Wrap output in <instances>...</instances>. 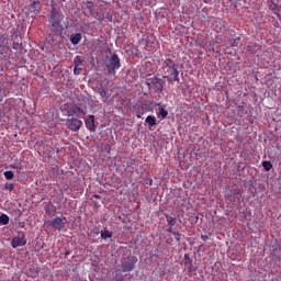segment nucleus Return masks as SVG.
<instances>
[{"instance_id":"nucleus-1","label":"nucleus","mask_w":281,"mask_h":281,"mask_svg":"<svg viewBox=\"0 0 281 281\" xmlns=\"http://www.w3.org/2000/svg\"><path fill=\"white\" fill-rule=\"evenodd\" d=\"M162 78H167L168 82H179V70L175 60L167 58L162 65Z\"/></svg>"},{"instance_id":"nucleus-2","label":"nucleus","mask_w":281,"mask_h":281,"mask_svg":"<svg viewBox=\"0 0 281 281\" xmlns=\"http://www.w3.org/2000/svg\"><path fill=\"white\" fill-rule=\"evenodd\" d=\"M63 14H60L59 11H57L56 9H53L50 11V20H49V23H50V26H49V30L52 32V34H54V36H58V34H63Z\"/></svg>"},{"instance_id":"nucleus-3","label":"nucleus","mask_w":281,"mask_h":281,"mask_svg":"<svg viewBox=\"0 0 281 281\" xmlns=\"http://www.w3.org/2000/svg\"><path fill=\"white\" fill-rule=\"evenodd\" d=\"M108 74H112V76H115V70L120 69L122 65L120 64V57L117 54H114L111 56L110 60L106 61L105 64Z\"/></svg>"},{"instance_id":"nucleus-4","label":"nucleus","mask_w":281,"mask_h":281,"mask_svg":"<svg viewBox=\"0 0 281 281\" xmlns=\"http://www.w3.org/2000/svg\"><path fill=\"white\" fill-rule=\"evenodd\" d=\"M66 125L68 126L69 131H72L74 133H77L79 128H82V122L78 119H68L66 121Z\"/></svg>"},{"instance_id":"nucleus-5","label":"nucleus","mask_w":281,"mask_h":281,"mask_svg":"<svg viewBox=\"0 0 281 281\" xmlns=\"http://www.w3.org/2000/svg\"><path fill=\"white\" fill-rule=\"evenodd\" d=\"M65 225H67V217H55L52 222V227L58 229V232L65 229Z\"/></svg>"},{"instance_id":"nucleus-6","label":"nucleus","mask_w":281,"mask_h":281,"mask_svg":"<svg viewBox=\"0 0 281 281\" xmlns=\"http://www.w3.org/2000/svg\"><path fill=\"white\" fill-rule=\"evenodd\" d=\"M68 113L69 115H76L77 117H85V115H87V112L78 105H71Z\"/></svg>"},{"instance_id":"nucleus-7","label":"nucleus","mask_w":281,"mask_h":281,"mask_svg":"<svg viewBox=\"0 0 281 281\" xmlns=\"http://www.w3.org/2000/svg\"><path fill=\"white\" fill-rule=\"evenodd\" d=\"M26 240H25V236H16L13 237L11 245L13 247V249H16V247H23L26 245Z\"/></svg>"},{"instance_id":"nucleus-8","label":"nucleus","mask_w":281,"mask_h":281,"mask_svg":"<svg viewBox=\"0 0 281 281\" xmlns=\"http://www.w3.org/2000/svg\"><path fill=\"white\" fill-rule=\"evenodd\" d=\"M85 124H86V128H88V131H91L92 133L95 132V116L94 115H89L85 120Z\"/></svg>"},{"instance_id":"nucleus-9","label":"nucleus","mask_w":281,"mask_h":281,"mask_svg":"<svg viewBox=\"0 0 281 281\" xmlns=\"http://www.w3.org/2000/svg\"><path fill=\"white\" fill-rule=\"evenodd\" d=\"M80 41H82V34H80V33L72 34L70 36V43H72V45H78V43H80Z\"/></svg>"},{"instance_id":"nucleus-10","label":"nucleus","mask_w":281,"mask_h":281,"mask_svg":"<svg viewBox=\"0 0 281 281\" xmlns=\"http://www.w3.org/2000/svg\"><path fill=\"white\" fill-rule=\"evenodd\" d=\"M146 124H148V126H156L157 125V119L153 115H148L145 120Z\"/></svg>"},{"instance_id":"nucleus-11","label":"nucleus","mask_w":281,"mask_h":281,"mask_svg":"<svg viewBox=\"0 0 281 281\" xmlns=\"http://www.w3.org/2000/svg\"><path fill=\"white\" fill-rule=\"evenodd\" d=\"M133 267H134V265L133 263H131V262H128V263H123L122 265V271L123 272H127V271H133Z\"/></svg>"},{"instance_id":"nucleus-12","label":"nucleus","mask_w":281,"mask_h":281,"mask_svg":"<svg viewBox=\"0 0 281 281\" xmlns=\"http://www.w3.org/2000/svg\"><path fill=\"white\" fill-rule=\"evenodd\" d=\"M262 168H265V171H266V172H269V170H271V168H273V165L271 164V161L265 160V161L262 162Z\"/></svg>"},{"instance_id":"nucleus-13","label":"nucleus","mask_w":281,"mask_h":281,"mask_svg":"<svg viewBox=\"0 0 281 281\" xmlns=\"http://www.w3.org/2000/svg\"><path fill=\"white\" fill-rule=\"evenodd\" d=\"M0 223H1L2 225H8V223H10V217H9L8 215H5V214H2V215L0 216Z\"/></svg>"},{"instance_id":"nucleus-14","label":"nucleus","mask_w":281,"mask_h":281,"mask_svg":"<svg viewBox=\"0 0 281 281\" xmlns=\"http://www.w3.org/2000/svg\"><path fill=\"white\" fill-rule=\"evenodd\" d=\"M75 67H80V65H82V63H85V60H82V57L80 55L75 57Z\"/></svg>"},{"instance_id":"nucleus-15","label":"nucleus","mask_w":281,"mask_h":281,"mask_svg":"<svg viewBox=\"0 0 281 281\" xmlns=\"http://www.w3.org/2000/svg\"><path fill=\"white\" fill-rule=\"evenodd\" d=\"M99 93H100L101 98L103 99V102H106L109 100V97H106V90L104 88H101L99 90Z\"/></svg>"},{"instance_id":"nucleus-16","label":"nucleus","mask_w":281,"mask_h":281,"mask_svg":"<svg viewBox=\"0 0 281 281\" xmlns=\"http://www.w3.org/2000/svg\"><path fill=\"white\" fill-rule=\"evenodd\" d=\"M240 45V37L231 41V47H238Z\"/></svg>"},{"instance_id":"nucleus-17","label":"nucleus","mask_w":281,"mask_h":281,"mask_svg":"<svg viewBox=\"0 0 281 281\" xmlns=\"http://www.w3.org/2000/svg\"><path fill=\"white\" fill-rule=\"evenodd\" d=\"M158 115H161V117H168V111L164 108H159Z\"/></svg>"},{"instance_id":"nucleus-18","label":"nucleus","mask_w":281,"mask_h":281,"mask_svg":"<svg viewBox=\"0 0 281 281\" xmlns=\"http://www.w3.org/2000/svg\"><path fill=\"white\" fill-rule=\"evenodd\" d=\"M113 236V233L109 232V231H104L101 233V237L106 239V238H111Z\"/></svg>"},{"instance_id":"nucleus-19","label":"nucleus","mask_w":281,"mask_h":281,"mask_svg":"<svg viewBox=\"0 0 281 281\" xmlns=\"http://www.w3.org/2000/svg\"><path fill=\"white\" fill-rule=\"evenodd\" d=\"M4 177H5V179H8V180L14 179V172H12V171H5V172H4Z\"/></svg>"},{"instance_id":"nucleus-20","label":"nucleus","mask_w":281,"mask_h":281,"mask_svg":"<svg viewBox=\"0 0 281 281\" xmlns=\"http://www.w3.org/2000/svg\"><path fill=\"white\" fill-rule=\"evenodd\" d=\"M4 190H8L9 192H12V190H14V184H12V183H5V184H4Z\"/></svg>"},{"instance_id":"nucleus-21","label":"nucleus","mask_w":281,"mask_h":281,"mask_svg":"<svg viewBox=\"0 0 281 281\" xmlns=\"http://www.w3.org/2000/svg\"><path fill=\"white\" fill-rule=\"evenodd\" d=\"M81 71H82V68H80L79 66H75V69H74L75 76H80Z\"/></svg>"},{"instance_id":"nucleus-22","label":"nucleus","mask_w":281,"mask_h":281,"mask_svg":"<svg viewBox=\"0 0 281 281\" xmlns=\"http://www.w3.org/2000/svg\"><path fill=\"white\" fill-rule=\"evenodd\" d=\"M157 82H158V88H157V90H158V91H164V81H162L161 79H158Z\"/></svg>"},{"instance_id":"nucleus-23","label":"nucleus","mask_w":281,"mask_h":281,"mask_svg":"<svg viewBox=\"0 0 281 281\" xmlns=\"http://www.w3.org/2000/svg\"><path fill=\"white\" fill-rule=\"evenodd\" d=\"M167 223H168V225H170V226L172 227V226H175V224H176L177 222L175 221L173 217H169V218H167Z\"/></svg>"},{"instance_id":"nucleus-24","label":"nucleus","mask_w":281,"mask_h":281,"mask_svg":"<svg viewBox=\"0 0 281 281\" xmlns=\"http://www.w3.org/2000/svg\"><path fill=\"white\" fill-rule=\"evenodd\" d=\"M13 49H19V43H13Z\"/></svg>"},{"instance_id":"nucleus-25","label":"nucleus","mask_w":281,"mask_h":281,"mask_svg":"<svg viewBox=\"0 0 281 281\" xmlns=\"http://www.w3.org/2000/svg\"><path fill=\"white\" fill-rule=\"evenodd\" d=\"M149 186H153V179H149Z\"/></svg>"},{"instance_id":"nucleus-26","label":"nucleus","mask_w":281,"mask_h":281,"mask_svg":"<svg viewBox=\"0 0 281 281\" xmlns=\"http://www.w3.org/2000/svg\"><path fill=\"white\" fill-rule=\"evenodd\" d=\"M94 199H100V195L95 194V195H94Z\"/></svg>"},{"instance_id":"nucleus-27","label":"nucleus","mask_w":281,"mask_h":281,"mask_svg":"<svg viewBox=\"0 0 281 281\" xmlns=\"http://www.w3.org/2000/svg\"><path fill=\"white\" fill-rule=\"evenodd\" d=\"M204 1V3H209L210 2V0H203Z\"/></svg>"},{"instance_id":"nucleus-28","label":"nucleus","mask_w":281,"mask_h":281,"mask_svg":"<svg viewBox=\"0 0 281 281\" xmlns=\"http://www.w3.org/2000/svg\"><path fill=\"white\" fill-rule=\"evenodd\" d=\"M278 19H279V21H281V15L280 14H278Z\"/></svg>"},{"instance_id":"nucleus-29","label":"nucleus","mask_w":281,"mask_h":281,"mask_svg":"<svg viewBox=\"0 0 281 281\" xmlns=\"http://www.w3.org/2000/svg\"><path fill=\"white\" fill-rule=\"evenodd\" d=\"M136 117H138V119L142 117V114H137Z\"/></svg>"},{"instance_id":"nucleus-30","label":"nucleus","mask_w":281,"mask_h":281,"mask_svg":"<svg viewBox=\"0 0 281 281\" xmlns=\"http://www.w3.org/2000/svg\"><path fill=\"white\" fill-rule=\"evenodd\" d=\"M203 240H205L207 238V236H202Z\"/></svg>"},{"instance_id":"nucleus-31","label":"nucleus","mask_w":281,"mask_h":281,"mask_svg":"<svg viewBox=\"0 0 281 281\" xmlns=\"http://www.w3.org/2000/svg\"><path fill=\"white\" fill-rule=\"evenodd\" d=\"M215 42L218 43V37H216Z\"/></svg>"}]
</instances>
